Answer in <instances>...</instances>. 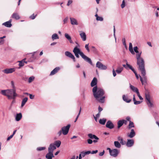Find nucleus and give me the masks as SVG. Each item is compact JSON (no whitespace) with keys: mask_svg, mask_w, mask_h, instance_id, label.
Segmentation results:
<instances>
[{"mask_svg":"<svg viewBox=\"0 0 159 159\" xmlns=\"http://www.w3.org/2000/svg\"><path fill=\"white\" fill-rule=\"evenodd\" d=\"M138 49V48L137 46L134 48V52L137 53L136 54V58L137 60V64L138 66V70L141 71L143 79L145 80L146 78L145 76L146 73L145 68V62L143 59L141 57V52H139Z\"/></svg>","mask_w":159,"mask_h":159,"instance_id":"nucleus-1","label":"nucleus"},{"mask_svg":"<svg viewBox=\"0 0 159 159\" xmlns=\"http://www.w3.org/2000/svg\"><path fill=\"white\" fill-rule=\"evenodd\" d=\"M92 91L94 97L99 102L103 103L104 102L105 97L103 95L105 92L102 89L98 88L96 86L93 88Z\"/></svg>","mask_w":159,"mask_h":159,"instance_id":"nucleus-2","label":"nucleus"},{"mask_svg":"<svg viewBox=\"0 0 159 159\" xmlns=\"http://www.w3.org/2000/svg\"><path fill=\"white\" fill-rule=\"evenodd\" d=\"M1 93L7 96L8 99H16L17 96L15 89L2 90L1 91Z\"/></svg>","mask_w":159,"mask_h":159,"instance_id":"nucleus-3","label":"nucleus"},{"mask_svg":"<svg viewBox=\"0 0 159 159\" xmlns=\"http://www.w3.org/2000/svg\"><path fill=\"white\" fill-rule=\"evenodd\" d=\"M73 52L76 57L79 58V54H80L85 61L88 62L91 65H93L91 59L85 55L82 52H81L80 49L78 48L77 46L75 47L73 50Z\"/></svg>","mask_w":159,"mask_h":159,"instance_id":"nucleus-4","label":"nucleus"},{"mask_svg":"<svg viewBox=\"0 0 159 159\" xmlns=\"http://www.w3.org/2000/svg\"><path fill=\"white\" fill-rule=\"evenodd\" d=\"M145 98L147 100L146 103L148 107L150 108L153 107L154 105L151 101L150 96L148 93H145Z\"/></svg>","mask_w":159,"mask_h":159,"instance_id":"nucleus-5","label":"nucleus"},{"mask_svg":"<svg viewBox=\"0 0 159 159\" xmlns=\"http://www.w3.org/2000/svg\"><path fill=\"white\" fill-rule=\"evenodd\" d=\"M123 66L127 70H128V68H129V69L131 70L135 74L137 79H138L139 78L138 75L137 73L136 72L135 70L133 68L132 66H131L129 64H128L127 62L126 63V65L123 64Z\"/></svg>","mask_w":159,"mask_h":159,"instance_id":"nucleus-6","label":"nucleus"},{"mask_svg":"<svg viewBox=\"0 0 159 159\" xmlns=\"http://www.w3.org/2000/svg\"><path fill=\"white\" fill-rule=\"evenodd\" d=\"M70 126V125L68 124L66 126L63 127L61 128V130L63 135H66L68 133Z\"/></svg>","mask_w":159,"mask_h":159,"instance_id":"nucleus-7","label":"nucleus"},{"mask_svg":"<svg viewBox=\"0 0 159 159\" xmlns=\"http://www.w3.org/2000/svg\"><path fill=\"white\" fill-rule=\"evenodd\" d=\"M96 67L102 70H105L107 68V66L102 64L101 62L99 61H98L96 63Z\"/></svg>","mask_w":159,"mask_h":159,"instance_id":"nucleus-8","label":"nucleus"},{"mask_svg":"<svg viewBox=\"0 0 159 159\" xmlns=\"http://www.w3.org/2000/svg\"><path fill=\"white\" fill-rule=\"evenodd\" d=\"M15 70V68H7L3 70L2 71L4 73L8 74L14 72Z\"/></svg>","mask_w":159,"mask_h":159,"instance_id":"nucleus-9","label":"nucleus"},{"mask_svg":"<svg viewBox=\"0 0 159 159\" xmlns=\"http://www.w3.org/2000/svg\"><path fill=\"white\" fill-rule=\"evenodd\" d=\"M65 55L67 57L72 59L74 62L76 61L74 56L69 51H66L65 52Z\"/></svg>","mask_w":159,"mask_h":159,"instance_id":"nucleus-10","label":"nucleus"},{"mask_svg":"<svg viewBox=\"0 0 159 159\" xmlns=\"http://www.w3.org/2000/svg\"><path fill=\"white\" fill-rule=\"evenodd\" d=\"M119 153V152L117 149H114L111 150L110 153V155L114 157H116Z\"/></svg>","mask_w":159,"mask_h":159,"instance_id":"nucleus-11","label":"nucleus"},{"mask_svg":"<svg viewBox=\"0 0 159 159\" xmlns=\"http://www.w3.org/2000/svg\"><path fill=\"white\" fill-rule=\"evenodd\" d=\"M106 127L111 129L114 128V125L110 120H108L106 123Z\"/></svg>","mask_w":159,"mask_h":159,"instance_id":"nucleus-12","label":"nucleus"},{"mask_svg":"<svg viewBox=\"0 0 159 159\" xmlns=\"http://www.w3.org/2000/svg\"><path fill=\"white\" fill-rule=\"evenodd\" d=\"M134 143V142L133 140L128 139L126 143V146L127 147H130L133 146Z\"/></svg>","mask_w":159,"mask_h":159,"instance_id":"nucleus-13","label":"nucleus"},{"mask_svg":"<svg viewBox=\"0 0 159 159\" xmlns=\"http://www.w3.org/2000/svg\"><path fill=\"white\" fill-rule=\"evenodd\" d=\"M56 147L55 146L54 143H51L50 144L48 148V152H53V151L56 149Z\"/></svg>","mask_w":159,"mask_h":159,"instance_id":"nucleus-14","label":"nucleus"},{"mask_svg":"<svg viewBox=\"0 0 159 159\" xmlns=\"http://www.w3.org/2000/svg\"><path fill=\"white\" fill-rule=\"evenodd\" d=\"M11 19H10L8 21L3 23L2 25H5L6 27H11L12 26V24L11 23Z\"/></svg>","mask_w":159,"mask_h":159,"instance_id":"nucleus-15","label":"nucleus"},{"mask_svg":"<svg viewBox=\"0 0 159 159\" xmlns=\"http://www.w3.org/2000/svg\"><path fill=\"white\" fill-rule=\"evenodd\" d=\"M70 23L72 25H78V23L77 22V20L73 17H70Z\"/></svg>","mask_w":159,"mask_h":159,"instance_id":"nucleus-16","label":"nucleus"},{"mask_svg":"<svg viewBox=\"0 0 159 159\" xmlns=\"http://www.w3.org/2000/svg\"><path fill=\"white\" fill-rule=\"evenodd\" d=\"M81 38L83 41H85L86 39V36L85 33L82 31H80V34Z\"/></svg>","mask_w":159,"mask_h":159,"instance_id":"nucleus-17","label":"nucleus"},{"mask_svg":"<svg viewBox=\"0 0 159 159\" xmlns=\"http://www.w3.org/2000/svg\"><path fill=\"white\" fill-rule=\"evenodd\" d=\"M60 69V68L58 67H56L51 72L50 75H52L55 74Z\"/></svg>","mask_w":159,"mask_h":159,"instance_id":"nucleus-18","label":"nucleus"},{"mask_svg":"<svg viewBox=\"0 0 159 159\" xmlns=\"http://www.w3.org/2000/svg\"><path fill=\"white\" fill-rule=\"evenodd\" d=\"M129 87L131 89L133 92H135L136 93L139 92V90L137 88L134 87V86L132 85L131 84H130Z\"/></svg>","mask_w":159,"mask_h":159,"instance_id":"nucleus-19","label":"nucleus"},{"mask_svg":"<svg viewBox=\"0 0 159 159\" xmlns=\"http://www.w3.org/2000/svg\"><path fill=\"white\" fill-rule=\"evenodd\" d=\"M97 83V79L96 77H94L92 80L91 83V87H93L96 85Z\"/></svg>","mask_w":159,"mask_h":159,"instance_id":"nucleus-20","label":"nucleus"},{"mask_svg":"<svg viewBox=\"0 0 159 159\" xmlns=\"http://www.w3.org/2000/svg\"><path fill=\"white\" fill-rule=\"evenodd\" d=\"M65 36L68 40L69 41L70 43H73V42L71 39V38L70 36L67 33H65Z\"/></svg>","mask_w":159,"mask_h":159,"instance_id":"nucleus-21","label":"nucleus"},{"mask_svg":"<svg viewBox=\"0 0 159 159\" xmlns=\"http://www.w3.org/2000/svg\"><path fill=\"white\" fill-rule=\"evenodd\" d=\"M11 17L13 18H14L16 20H19L20 18V17L18 14L16 13H14L12 14Z\"/></svg>","mask_w":159,"mask_h":159,"instance_id":"nucleus-22","label":"nucleus"},{"mask_svg":"<svg viewBox=\"0 0 159 159\" xmlns=\"http://www.w3.org/2000/svg\"><path fill=\"white\" fill-rule=\"evenodd\" d=\"M88 137L90 139H94L96 140H99V138L94 134H89L88 135Z\"/></svg>","mask_w":159,"mask_h":159,"instance_id":"nucleus-23","label":"nucleus"},{"mask_svg":"<svg viewBox=\"0 0 159 159\" xmlns=\"http://www.w3.org/2000/svg\"><path fill=\"white\" fill-rule=\"evenodd\" d=\"M22 117V115L21 113H17L16 114V117H15L16 120V121H19L21 119V118Z\"/></svg>","mask_w":159,"mask_h":159,"instance_id":"nucleus-24","label":"nucleus"},{"mask_svg":"<svg viewBox=\"0 0 159 159\" xmlns=\"http://www.w3.org/2000/svg\"><path fill=\"white\" fill-rule=\"evenodd\" d=\"M135 135V133L134 129H131L129 134L128 135V137L130 138H132Z\"/></svg>","mask_w":159,"mask_h":159,"instance_id":"nucleus-25","label":"nucleus"},{"mask_svg":"<svg viewBox=\"0 0 159 159\" xmlns=\"http://www.w3.org/2000/svg\"><path fill=\"white\" fill-rule=\"evenodd\" d=\"M25 60L26 58H24L21 61H18V62H19V66L20 67L23 66L24 65L25 63H27V61H25Z\"/></svg>","mask_w":159,"mask_h":159,"instance_id":"nucleus-26","label":"nucleus"},{"mask_svg":"<svg viewBox=\"0 0 159 159\" xmlns=\"http://www.w3.org/2000/svg\"><path fill=\"white\" fill-rule=\"evenodd\" d=\"M118 140L120 142L122 145H124L126 144V142L125 141H123V139L120 136H119L117 138Z\"/></svg>","mask_w":159,"mask_h":159,"instance_id":"nucleus-27","label":"nucleus"},{"mask_svg":"<svg viewBox=\"0 0 159 159\" xmlns=\"http://www.w3.org/2000/svg\"><path fill=\"white\" fill-rule=\"evenodd\" d=\"M122 98L123 100L127 103H129L131 101V99H128V97L125 95H123Z\"/></svg>","mask_w":159,"mask_h":159,"instance_id":"nucleus-28","label":"nucleus"},{"mask_svg":"<svg viewBox=\"0 0 159 159\" xmlns=\"http://www.w3.org/2000/svg\"><path fill=\"white\" fill-rule=\"evenodd\" d=\"M28 99V98L27 97H25L24 99H22V100L21 102V107H22L24 106L26 102H27Z\"/></svg>","mask_w":159,"mask_h":159,"instance_id":"nucleus-29","label":"nucleus"},{"mask_svg":"<svg viewBox=\"0 0 159 159\" xmlns=\"http://www.w3.org/2000/svg\"><path fill=\"white\" fill-rule=\"evenodd\" d=\"M91 151H88L86 152H80L81 155L83 157H84L86 155H88L90 153Z\"/></svg>","mask_w":159,"mask_h":159,"instance_id":"nucleus-30","label":"nucleus"},{"mask_svg":"<svg viewBox=\"0 0 159 159\" xmlns=\"http://www.w3.org/2000/svg\"><path fill=\"white\" fill-rule=\"evenodd\" d=\"M107 120L105 118L101 119L99 120V123L100 124L104 125L106 121Z\"/></svg>","mask_w":159,"mask_h":159,"instance_id":"nucleus-31","label":"nucleus"},{"mask_svg":"<svg viewBox=\"0 0 159 159\" xmlns=\"http://www.w3.org/2000/svg\"><path fill=\"white\" fill-rule=\"evenodd\" d=\"M123 69V68L122 67H118L117 69L116 70V72L118 74H119L121 73Z\"/></svg>","mask_w":159,"mask_h":159,"instance_id":"nucleus-32","label":"nucleus"},{"mask_svg":"<svg viewBox=\"0 0 159 159\" xmlns=\"http://www.w3.org/2000/svg\"><path fill=\"white\" fill-rule=\"evenodd\" d=\"M117 128L118 129L120 128L123 125L122 120H119L117 122Z\"/></svg>","mask_w":159,"mask_h":159,"instance_id":"nucleus-33","label":"nucleus"},{"mask_svg":"<svg viewBox=\"0 0 159 159\" xmlns=\"http://www.w3.org/2000/svg\"><path fill=\"white\" fill-rule=\"evenodd\" d=\"M61 142L59 140L56 141L54 142V144L55 146L57 147V148H59L61 144Z\"/></svg>","mask_w":159,"mask_h":159,"instance_id":"nucleus-34","label":"nucleus"},{"mask_svg":"<svg viewBox=\"0 0 159 159\" xmlns=\"http://www.w3.org/2000/svg\"><path fill=\"white\" fill-rule=\"evenodd\" d=\"M114 145L116 148H119L121 147V145L120 143L117 141H115L114 142Z\"/></svg>","mask_w":159,"mask_h":159,"instance_id":"nucleus-35","label":"nucleus"},{"mask_svg":"<svg viewBox=\"0 0 159 159\" xmlns=\"http://www.w3.org/2000/svg\"><path fill=\"white\" fill-rule=\"evenodd\" d=\"M52 39L53 40L54 39H59V36L57 34H53L52 36Z\"/></svg>","mask_w":159,"mask_h":159,"instance_id":"nucleus-36","label":"nucleus"},{"mask_svg":"<svg viewBox=\"0 0 159 159\" xmlns=\"http://www.w3.org/2000/svg\"><path fill=\"white\" fill-rule=\"evenodd\" d=\"M134 127V123L131 121H130L129 122V124L128 126V128L129 129H130Z\"/></svg>","mask_w":159,"mask_h":159,"instance_id":"nucleus-37","label":"nucleus"},{"mask_svg":"<svg viewBox=\"0 0 159 159\" xmlns=\"http://www.w3.org/2000/svg\"><path fill=\"white\" fill-rule=\"evenodd\" d=\"M45 157L47 159H52L51 152H48L46 155Z\"/></svg>","mask_w":159,"mask_h":159,"instance_id":"nucleus-38","label":"nucleus"},{"mask_svg":"<svg viewBox=\"0 0 159 159\" xmlns=\"http://www.w3.org/2000/svg\"><path fill=\"white\" fill-rule=\"evenodd\" d=\"M122 42L123 44V45L126 48H127V46H126V40H125V38H124L122 39Z\"/></svg>","mask_w":159,"mask_h":159,"instance_id":"nucleus-39","label":"nucleus"},{"mask_svg":"<svg viewBox=\"0 0 159 159\" xmlns=\"http://www.w3.org/2000/svg\"><path fill=\"white\" fill-rule=\"evenodd\" d=\"M81 107H80V111H79V113L78 114L75 120V121H74L75 122L77 121V120H78V118L79 116V115H80V112L81 111Z\"/></svg>","mask_w":159,"mask_h":159,"instance_id":"nucleus-40","label":"nucleus"},{"mask_svg":"<svg viewBox=\"0 0 159 159\" xmlns=\"http://www.w3.org/2000/svg\"><path fill=\"white\" fill-rule=\"evenodd\" d=\"M45 148H46L45 147H38L37 148V150L38 151H41L45 150Z\"/></svg>","mask_w":159,"mask_h":159,"instance_id":"nucleus-41","label":"nucleus"},{"mask_svg":"<svg viewBox=\"0 0 159 159\" xmlns=\"http://www.w3.org/2000/svg\"><path fill=\"white\" fill-rule=\"evenodd\" d=\"M34 77L33 76L30 77L29 79L28 82L29 83H31L34 80Z\"/></svg>","mask_w":159,"mask_h":159,"instance_id":"nucleus-42","label":"nucleus"},{"mask_svg":"<svg viewBox=\"0 0 159 159\" xmlns=\"http://www.w3.org/2000/svg\"><path fill=\"white\" fill-rule=\"evenodd\" d=\"M125 7V0H123L122 3L121 5V7L122 8H124Z\"/></svg>","mask_w":159,"mask_h":159,"instance_id":"nucleus-43","label":"nucleus"},{"mask_svg":"<svg viewBox=\"0 0 159 159\" xmlns=\"http://www.w3.org/2000/svg\"><path fill=\"white\" fill-rule=\"evenodd\" d=\"M103 20V18L102 17L99 16L96 18V20L98 21H102Z\"/></svg>","mask_w":159,"mask_h":159,"instance_id":"nucleus-44","label":"nucleus"},{"mask_svg":"<svg viewBox=\"0 0 159 159\" xmlns=\"http://www.w3.org/2000/svg\"><path fill=\"white\" fill-rule=\"evenodd\" d=\"M115 32H116V30L115 27V26H114V29H113V32H114V37L115 38V39L116 41V36L115 34Z\"/></svg>","mask_w":159,"mask_h":159,"instance_id":"nucleus-45","label":"nucleus"},{"mask_svg":"<svg viewBox=\"0 0 159 159\" xmlns=\"http://www.w3.org/2000/svg\"><path fill=\"white\" fill-rule=\"evenodd\" d=\"M36 15H34V14H33L30 16V18L31 19L34 20L35 18Z\"/></svg>","mask_w":159,"mask_h":159,"instance_id":"nucleus-46","label":"nucleus"},{"mask_svg":"<svg viewBox=\"0 0 159 159\" xmlns=\"http://www.w3.org/2000/svg\"><path fill=\"white\" fill-rule=\"evenodd\" d=\"M142 102V101H138L134 102V104L135 105H138L139 104H140Z\"/></svg>","mask_w":159,"mask_h":159,"instance_id":"nucleus-47","label":"nucleus"},{"mask_svg":"<svg viewBox=\"0 0 159 159\" xmlns=\"http://www.w3.org/2000/svg\"><path fill=\"white\" fill-rule=\"evenodd\" d=\"M85 48L87 50L88 52H89V44H86L85 46Z\"/></svg>","mask_w":159,"mask_h":159,"instance_id":"nucleus-48","label":"nucleus"},{"mask_svg":"<svg viewBox=\"0 0 159 159\" xmlns=\"http://www.w3.org/2000/svg\"><path fill=\"white\" fill-rule=\"evenodd\" d=\"M11 84L12 86V88H13L12 89H15V86L14 85V82L13 81H11Z\"/></svg>","mask_w":159,"mask_h":159,"instance_id":"nucleus-49","label":"nucleus"},{"mask_svg":"<svg viewBox=\"0 0 159 159\" xmlns=\"http://www.w3.org/2000/svg\"><path fill=\"white\" fill-rule=\"evenodd\" d=\"M68 19V17H66V18H65L63 20V22H64V24H65L67 22Z\"/></svg>","mask_w":159,"mask_h":159,"instance_id":"nucleus-50","label":"nucleus"},{"mask_svg":"<svg viewBox=\"0 0 159 159\" xmlns=\"http://www.w3.org/2000/svg\"><path fill=\"white\" fill-rule=\"evenodd\" d=\"M87 142L89 144H91L93 143V141L91 139H89L87 140Z\"/></svg>","mask_w":159,"mask_h":159,"instance_id":"nucleus-51","label":"nucleus"},{"mask_svg":"<svg viewBox=\"0 0 159 159\" xmlns=\"http://www.w3.org/2000/svg\"><path fill=\"white\" fill-rule=\"evenodd\" d=\"M137 94L140 100H143V99L142 97L140 95L139 92L137 93Z\"/></svg>","mask_w":159,"mask_h":159,"instance_id":"nucleus-52","label":"nucleus"},{"mask_svg":"<svg viewBox=\"0 0 159 159\" xmlns=\"http://www.w3.org/2000/svg\"><path fill=\"white\" fill-rule=\"evenodd\" d=\"M129 50L132 54L133 55L135 54L133 50V48H131V49L130 48V49H129Z\"/></svg>","mask_w":159,"mask_h":159,"instance_id":"nucleus-53","label":"nucleus"},{"mask_svg":"<svg viewBox=\"0 0 159 159\" xmlns=\"http://www.w3.org/2000/svg\"><path fill=\"white\" fill-rule=\"evenodd\" d=\"M72 2V1L71 0H69L67 4V6H69Z\"/></svg>","mask_w":159,"mask_h":159,"instance_id":"nucleus-54","label":"nucleus"},{"mask_svg":"<svg viewBox=\"0 0 159 159\" xmlns=\"http://www.w3.org/2000/svg\"><path fill=\"white\" fill-rule=\"evenodd\" d=\"M98 152V151L97 150H96L95 151H93L92 152H91L90 153L92 154H95L97 153Z\"/></svg>","mask_w":159,"mask_h":159,"instance_id":"nucleus-55","label":"nucleus"},{"mask_svg":"<svg viewBox=\"0 0 159 159\" xmlns=\"http://www.w3.org/2000/svg\"><path fill=\"white\" fill-rule=\"evenodd\" d=\"M104 153H105L104 150H103V152H100L99 153V156H103L104 154Z\"/></svg>","mask_w":159,"mask_h":159,"instance_id":"nucleus-56","label":"nucleus"},{"mask_svg":"<svg viewBox=\"0 0 159 159\" xmlns=\"http://www.w3.org/2000/svg\"><path fill=\"white\" fill-rule=\"evenodd\" d=\"M116 71L114 69H113L112 70V72H113V75L114 76V77H115L116 75Z\"/></svg>","mask_w":159,"mask_h":159,"instance_id":"nucleus-57","label":"nucleus"},{"mask_svg":"<svg viewBox=\"0 0 159 159\" xmlns=\"http://www.w3.org/2000/svg\"><path fill=\"white\" fill-rule=\"evenodd\" d=\"M103 109L102 108L100 107V106H99L98 108V112L100 113V112Z\"/></svg>","mask_w":159,"mask_h":159,"instance_id":"nucleus-58","label":"nucleus"},{"mask_svg":"<svg viewBox=\"0 0 159 159\" xmlns=\"http://www.w3.org/2000/svg\"><path fill=\"white\" fill-rule=\"evenodd\" d=\"M30 98L31 99H33L34 98V96L31 94H29Z\"/></svg>","mask_w":159,"mask_h":159,"instance_id":"nucleus-59","label":"nucleus"},{"mask_svg":"<svg viewBox=\"0 0 159 159\" xmlns=\"http://www.w3.org/2000/svg\"><path fill=\"white\" fill-rule=\"evenodd\" d=\"M122 122L123 123V124H124L125 125H127V121L125 120H122Z\"/></svg>","mask_w":159,"mask_h":159,"instance_id":"nucleus-60","label":"nucleus"},{"mask_svg":"<svg viewBox=\"0 0 159 159\" xmlns=\"http://www.w3.org/2000/svg\"><path fill=\"white\" fill-rule=\"evenodd\" d=\"M13 137V136L12 135H11L10 136H9V137L7 138V141H9L10 139L12 138V137Z\"/></svg>","mask_w":159,"mask_h":159,"instance_id":"nucleus-61","label":"nucleus"},{"mask_svg":"<svg viewBox=\"0 0 159 159\" xmlns=\"http://www.w3.org/2000/svg\"><path fill=\"white\" fill-rule=\"evenodd\" d=\"M126 119L127 121H129L130 122V121H131L130 120V118L129 116H127L126 117Z\"/></svg>","mask_w":159,"mask_h":159,"instance_id":"nucleus-62","label":"nucleus"},{"mask_svg":"<svg viewBox=\"0 0 159 159\" xmlns=\"http://www.w3.org/2000/svg\"><path fill=\"white\" fill-rule=\"evenodd\" d=\"M131 48H133L132 44L131 43H129V49H131Z\"/></svg>","mask_w":159,"mask_h":159,"instance_id":"nucleus-63","label":"nucleus"},{"mask_svg":"<svg viewBox=\"0 0 159 159\" xmlns=\"http://www.w3.org/2000/svg\"><path fill=\"white\" fill-rule=\"evenodd\" d=\"M78 158V156H77L76 158H75V156L74 155L70 159H77Z\"/></svg>","mask_w":159,"mask_h":159,"instance_id":"nucleus-64","label":"nucleus"}]
</instances>
